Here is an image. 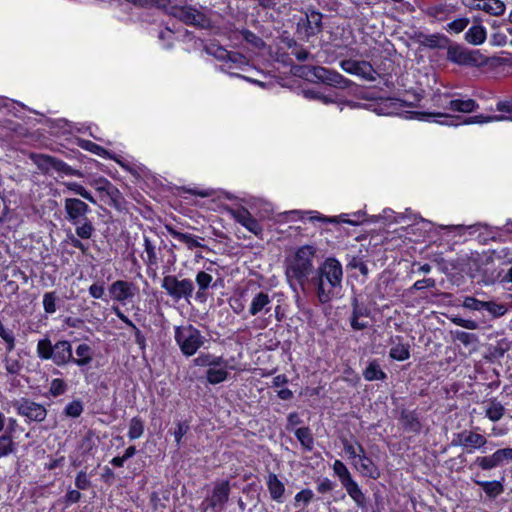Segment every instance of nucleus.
Listing matches in <instances>:
<instances>
[{
  "label": "nucleus",
  "instance_id": "1",
  "mask_svg": "<svg viewBox=\"0 0 512 512\" xmlns=\"http://www.w3.org/2000/svg\"><path fill=\"white\" fill-rule=\"evenodd\" d=\"M343 268L334 257L326 258L310 279V286L319 303L331 302L342 291Z\"/></svg>",
  "mask_w": 512,
  "mask_h": 512
},
{
  "label": "nucleus",
  "instance_id": "2",
  "mask_svg": "<svg viewBox=\"0 0 512 512\" xmlns=\"http://www.w3.org/2000/svg\"><path fill=\"white\" fill-rule=\"evenodd\" d=\"M493 114H479L474 116H452L445 113L415 112L420 121L435 122L440 125L458 126L470 124H485L490 122L511 121L512 122V98L496 102L495 109H490Z\"/></svg>",
  "mask_w": 512,
  "mask_h": 512
},
{
  "label": "nucleus",
  "instance_id": "3",
  "mask_svg": "<svg viewBox=\"0 0 512 512\" xmlns=\"http://www.w3.org/2000/svg\"><path fill=\"white\" fill-rule=\"evenodd\" d=\"M315 252L313 246L305 245L300 247L293 257L286 260L285 275L293 291L297 292V287L304 293L308 291L311 276L316 271L313 265Z\"/></svg>",
  "mask_w": 512,
  "mask_h": 512
},
{
  "label": "nucleus",
  "instance_id": "4",
  "mask_svg": "<svg viewBox=\"0 0 512 512\" xmlns=\"http://www.w3.org/2000/svg\"><path fill=\"white\" fill-rule=\"evenodd\" d=\"M295 23L294 36L300 40L309 42L323 30V14L313 6H308L293 15Z\"/></svg>",
  "mask_w": 512,
  "mask_h": 512
},
{
  "label": "nucleus",
  "instance_id": "5",
  "mask_svg": "<svg viewBox=\"0 0 512 512\" xmlns=\"http://www.w3.org/2000/svg\"><path fill=\"white\" fill-rule=\"evenodd\" d=\"M294 74L307 81L323 83L331 87L346 88L349 80L337 71L322 66L299 65L293 67Z\"/></svg>",
  "mask_w": 512,
  "mask_h": 512
},
{
  "label": "nucleus",
  "instance_id": "6",
  "mask_svg": "<svg viewBox=\"0 0 512 512\" xmlns=\"http://www.w3.org/2000/svg\"><path fill=\"white\" fill-rule=\"evenodd\" d=\"M41 360H52L57 366H64L72 361V346L67 340H60L54 345L48 337L40 339L36 347Z\"/></svg>",
  "mask_w": 512,
  "mask_h": 512
},
{
  "label": "nucleus",
  "instance_id": "7",
  "mask_svg": "<svg viewBox=\"0 0 512 512\" xmlns=\"http://www.w3.org/2000/svg\"><path fill=\"white\" fill-rule=\"evenodd\" d=\"M174 338L183 355L193 356L206 342V338L193 325H183L175 328Z\"/></svg>",
  "mask_w": 512,
  "mask_h": 512
},
{
  "label": "nucleus",
  "instance_id": "8",
  "mask_svg": "<svg viewBox=\"0 0 512 512\" xmlns=\"http://www.w3.org/2000/svg\"><path fill=\"white\" fill-rule=\"evenodd\" d=\"M446 59L458 66L474 67L484 63L480 61L481 54L478 50H468L458 43L448 44Z\"/></svg>",
  "mask_w": 512,
  "mask_h": 512
},
{
  "label": "nucleus",
  "instance_id": "9",
  "mask_svg": "<svg viewBox=\"0 0 512 512\" xmlns=\"http://www.w3.org/2000/svg\"><path fill=\"white\" fill-rule=\"evenodd\" d=\"M30 159L44 173H49L53 169L67 176L82 177V173L79 170L50 155L32 153L30 154Z\"/></svg>",
  "mask_w": 512,
  "mask_h": 512
},
{
  "label": "nucleus",
  "instance_id": "10",
  "mask_svg": "<svg viewBox=\"0 0 512 512\" xmlns=\"http://www.w3.org/2000/svg\"><path fill=\"white\" fill-rule=\"evenodd\" d=\"M230 484L228 481L217 482L212 490V493L201 504L202 512H207L209 509L215 512L224 510L225 504L229 500Z\"/></svg>",
  "mask_w": 512,
  "mask_h": 512
},
{
  "label": "nucleus",
  "instance_id": "11",
  "mask_svg": "<svg viewBox=\"0 0 512 512\" xmlns=\"http://www.w3.org/2000/svg\"><path fill=\"white\" fill-rule=\"evenodd\" d=\"M161 287L176 301L182 298L188 300L194 290L193 282L190 279L178 280L177 277L173 275L165 276L162 280Z\"/></svg>",
  "mask_w": 512,
  "mask_h": 512
},
{
  "label": "nucleus",
  "instance_id": "12",
  "mask_svg": "<svg viewBox=\"0 0 512 512\" xmlns=\"http://www.w3.org/2000/svg\"><path fill=\"white\" fill-rule=\"evenodd\" d=\"M13 407L17 413L26 417L29 421L42 422L47 416L46 408L34 401L22 398L13 402Z\"/></svg>",
  "mask_w": 512,
  "mask_h": 512
},
{
  "label": "nucleus",
  "instance_id": "13",
  "mask_svg": "<svg viewBox=\"0 0 512 512\" xmlns=\"http://www.w3.org/2000/svg\"><path fill=\"white\" fill-rule=\"evenodd\" d=\"M64 209L67 220L73 225H78L82 220L87 219V214L90 212L89 206L78 198H66Z\"/></svg>",
  "mask_w": 512,
  "mask_h": 512
},
{
  "label": "nucleus",
  "instance_id": "14",
  "mask_svg": "<svg viewBox=\"0 0 512 512\" xmlns=\"http://www.w3.org/2000/svg\"><path fill=\"white\" fill-rule=\"evenodd\" d=\"M487 443L486 438L474 431L464 430L454 435L451 442L453 446H462L469 449H480Z\"/></svg>",
  "mask_w": 512,
  "mask_h": 512
},
{
  "label": "nucleus",
  "instance_id": "15",
  "mask_svg": "<svg viewBox=\"0 0 512 512\" xmlns=\"http://www.w3.org/2000/svg\"><path fill=\"white\" fill-rule=\"evenodd\" d=\"M137 287L134 283L117 280L109 286V294L115 301L125 303L137 294Z\"/></svg>",
  "mask_w": 512,
  "mask_h": 512
},
{
  "label": "nucleus",
  "instance_id": "16",
  "mask_svg": "<svg viewBox=\"0 0 512 512\" xmlns=\"http://www.w3.org/2000/svg\"><path fill=\"white\" fill-rule=\"evenodd\" d=\"M230 214L235 221L240 223L254 235L260 236L262 234L263 229L261 225L246 208L241 207L238 209H231Z\"/></svg>",
  "mask_w": 512,
  "mask_h": 512
},
{
  "label": "nucleus",
  "instance_id": "17",
  "mask_svg": "<svg viewBox=\"0 0 512 512\" xmlns=\"http://www.w3.org/2000/svg\"><path fill=\"white\" fill-rule=\"evenodd\" d=\"M358 450L361 453L359 459L353 462L354 466L361 472L365 477L377 479L380 476V471L373 461L365 455L364 448L361 444H358Z\"/></svg>",
  "mask_w": 512,
  "mask_h": 512
},
{
  "label": "nucleus",
  "instance_id": "18",
  "mask_svg": "<svg viewBox=\"0 0 512 512\" xmlns=\"http://www.w3.org/2000/svg\"><path fill=\"white\" fill-rule=\"evenodd\" d=\"M171 13L184 24L193 26H199L203 17L202 13L191 6H174Z\"/></svg>",
  "mask_w": 512,
  "mask_h": 512
},
{
  "label": "nucleus",
  "instance_id": "19",
  "mask_svg": "<svg viewBox=\"0 0 512 512\" xmlns=\"http://www.w3.org/2000/svg\"><path fill=\"white\" fill-rule=\"evenodd\" d=\"M29 112L34 113L37 118L28 117L26 124L36 125L41 124L47 126L48 128H74L71 125V122L65 118H51L37 111L29 110Z\"/></svg>",
  "mask_w": 512,
  "mask_h": 512
},
{
  "label": "nucleus",
  "instance_id": "20",
  "mask_svg": "<svg viewBox=\"0 0 512 512\" xmlns=\"http://www.w3.org/2000/svg\"><path fill=\"white\" fill-rule=\"evenodd\" d=\"M418 42L420 46L428 48V49H446L448 44H450V39L441 33L435 34H424L420 33L418 35Z\"/></svg>",
  "mask_w": 512,
  "mask_h": 512
},
{
  "label": "nucleus",
  "instance_id": "21",
  "mask_svg": "<svg viewBox=\"0 0 512 512\" xmlns=\"http://www.w3.org/2000/svg\"><path fill=\"white\" fill-rule=\"evenodd\" d=\"M272 299L268 293L260 291L256 293L250 303L249 314L256 316L259 314H267L271 310Z\"/></svg>",
  "mask_w": 512,
  "mask_h": 512
},
{
  "label": "nucleus",
  "instance_id": "22",
  "mask_svg": "<svg viewBox=\"0 0 512 512\" xmlns=\"http://www.w3.org/2000/svg\"><path fill=\"white\" fill-rule=\"evenodd\" d=\"M165 228H166L167 232L173 238H175L178 241H180L181 243L185 244L189 250H193L194 248H204L205 247V245L202 243V241L204 239L199 236H195V235H192L189 233H182V232L176 230L171 225H166Z\"/></svg>",
  "mask_w": 512,
  "mask_h": 512
},
{
  "label": "nucleus",
  "instance_id": "23",
  "mask_svg": "<svg viewBox=\"0 0 512 512\" xmlns=\"http://www.w3.org/2000/svg\"><path fill=\"white\" fill-rule=\"evenodd\" d=\"M340 65L345 72L352 75L361 76L363 78H368V75L372 70V66L366 61L346 59L342 60Z\"/></svg>",
  "mask_w": 512,
  "mask_h": 512
},
{
  "label": "nucleus",
  "instance_id": "24",
  "mask_svg": "<svg viewBox=\"0 0 512 512\" xmlns=\"http://www.w3.org/2000/svg\"><path fill=\"white\" fill-rule=\"evenodd\" d=\"M267 488L270 493L271 499L278 503L283 502V496L285 493V486L282 481H280L276 474L269 473L267 476Z\"/></svg>",
  "mask_w": 512,
  "mask_h": 512
},
{
  "label": "nucleus",
  "instance_id": "25",
  "mask_svg": "<svg viewBox=\"0 0 512 512\" xmlns=\"http://www.w3.org/2000/svg\"><path fill=\"white\" fill-rule=\"evenodd\" d=\"M446 108H448L449 110H452L454 112L471 113L478 108V103L474 99H471V98L450 99L446 104Z\"/></svg>",
  "mask_w": 512,
  "mask_h": 512
},
{
  "label": "nucleus",
  "instance_id": "26",
  "mask_svg": "<svg viewBox=\"0 0 512 512\" xmlns=\"http://www.w3.org/2000/svg\"><path fill=\"white\" fill-rule=\"evenodd\" d=\"M342 486L359 508L363 509L366 507V496L354 479L344 483Z\"/></svg>",
  "mask_w": 512,
  "mask_h": 512
},
{
  "label": "nucleus",
  "instance_id": "27",
  "mask_svg": "<svg viewBox=\"0 0 512 512\" xmlns=\"http://www.w3.org/2000/svg\"><path fill=\"white\" fill-rule=\"evenodd\" d=\"M465 40L472 45H481L487 38L486 28L480 24L471 26L464 35Z\"/></svg>",
  "mask_w": 512,
  "mask_h": 512
},
{
  "label": "nucleus",
  "instance_id": "28",
  "mask_svg": "<svg viewBox=\"0 0 512 512\" xmlns=\"http://www.w3.org/2000/svg\"><path fill=\"white\" fill-rule=\"evenodd\" d=\"M194 365L199 367H218L225 363V360L221 356H214L210 353H202L194 360Z\"/></svg>",
  "mask_w": 512,
  "mask_h": 512
},
{
  "label": "nucleus",
  "instance_id": "29",
  "mask_svg": "<svg viewBox=\"0 0 512 512\" xmlns=\"http://www.w3.org/2000/svg\"><path fill=\"white\" fill-rule=\"evenodd\" d=\"M218 367L219 368H217V367L209 368L206 372V379L212 385L219 384V383L225 381L228 377V372L226 370L227 362L225 361V363L222 366H218Z\"/></svg>",
  "mask_w": 512,
  "mask_h": 512
},
{
  "label": "nucleus",
  "instance_id": "30",
  "mask_svg": "<svg viewBox=\"0 0 512 512\" xmlns=\"http://www.w3.org/2000/svg\"><path fill=\"white\" fill-rule=\"evenodd\" d=\"M477 7L493 16L503 15L506 9L504 2L501 0H484V2L478 4Z\"/></svg>",
  "mask_w": 512,
  "mask_h": 512
},
{
  "label": "nucleus",
  "instance_id": "31",
  "mask_svg": "<svg viewBox=\"0 0 512 512\" xmlns=\"http://www.w3.org/2000/svg\"><path fill=\"white\" fill-rule=\"evenodd\" d=\"M400 421L403 427L411 432L417 433L421 429V424L414 412L403 410L401 412Z\"/></svg>",
  "mask_w": 512,
  "mask_h": 512
},
{
  "label": "nucleus",
  "instance_id": "32",
  "mask_svg": "<svg viewBox=\"0 0 512 512\" xmlns=\"http://www.w3.org/2000/svg\"><path fill=\"white\" fill-rule=\"evenodd\" d=\"M500 465H501V463H500L498 455L495 451L492 455L477 457L474 460V462L471 464V467L478 466L482 470H491Z\"/></svg>",
  "mask_w": 512,
  "mask_h": 512
},
{
  "label": "nucleus",
  "instance_id": "33",
  "mask_svg": "<svg viewBox=\"0 0 512 512\" xmlns=\"http://www.w3.org/2000/svg\"><path fill=\"white\" fill-rule=\"evenodd\" d=\"M76 355L78 358H73L72 362L78 366L88 365L92 361L91 347L87 344H80L76 348Z\"/></svg>",
  "mask_w": 512,
  "mask_h": 512
},
{
  "label": "nucleus",
  "instance_id": "34",
  "mask_svg": "<svg viewBox=\"0 0 512 512\" xmlns=\"http://www.w3.org/2000/svg\"><path fill=\"white\" fill-rule=\"evenodd\" d=\"M475 483L483 488L485 493L491 497L495 498L499 496L504 491L503 485L498 481H478L475 480Z\"/></svg>",
  "mask_w": 512,
  "mask_h": 512
},
{
  "label": "nucleus",
  "instance_id": "35",
  "mask_svg": "<svg viewBox=\"0 0 512 512\" xmlns=\"http://www.w3.org/2000/svg\"><path fill=\"white\" fill-rule=\"evenodd\" d=\"M363 376L368 381L384 380L386 374L381 370L379 364L376 361H372L363 371Z\"/></svg>",
  "mask_w": 512,
  "mask_h": 512
},
{
  "label": "nucleus",
  "instance_id": "36",
  "mask_svg": "<svg viewBox=\"0 0 512 512\" xmlns=\"http://www.w3.org/2000/svg\"><path fill=\"white\" fill-rule=\"evenodd\" d=\"M295 436L304 449L308 451H311L313 449L314 439L308 427L298 428L295 431Z\"/></svg>",
  "mask_w": 512,
  "mask_h": 512
},
{
  "label": "nucleus",
  "instance_id": "37",
  "mask_svg": "<svg viewBox=\"0 0 512 512\" xmlns=\"http://www.w3.org/2000/svg\"><path fill=\"white\" fill-rule=\"evenodd\" d=\"M504 413V406L496 400H492L485 411L486 417L493 422L499 421L503 417Z\"/></svg>",
  "mask_w": 512,
  "mask_h": 512
},
{
  "label": "nucleus",
  "instance_id": "38",
  "mask_svg": "<svg viewBox=\"0 0 512 512\" xmlns=\"http://www.w3.org/2000/svg\"><path fill=\"white\" fill-rule=\"evenodd\" d=\"M240 34L242 36L243 41H245L247 44H249L251 47L255 49H262L265 47L264 40L256 35L254 32H252L249 29H242L240 31Z\"/></svg>",
  "mask_w": 512,
  "mask_h": 512
},
{
  "label": "nucleus",
  "instance_id": "39",
  "mask_svg": "<svg viewBox=\"0 0 512 512\" xmlns=\"http://www.w3.org/2000/svg\"><path fill=\"white\" fill-rule=\"evenodd\" d=\"M247 63V59L244 55L238 52L231 51L229 57H227L224 67L227 70L241 69L243 65Z\"/></svg>",
  "mask_w": 512,
  "mask_h": 512
},
{
  "label": "nucleus",
  "instance_id": "40",
  "mask_svg": "<svg viewBox=\"0 0 512 512\" xmlns=\"http://www.w3.org/2000/svg\"><path fill=\"white\" fill-rule=\"evenodd\" d=\"M287 46L291 50L290 54L296 57L298 61L303 62L308 59L310 53L302 45H299L295 39H289Z\"/></svg>",
  "mask_w": 512,
  "mask_h": 512
},
{
  "label": "nucleus",
  "instance_id": "41",
  "mask_svg": "<svg viewBox=\"0 0 512 512\" xmlns=\"http://www.w3.org/2000/svg\"><path fill=\"white\" fill-rule=\"evenodd\" d=\"M389 356L397 361H404L410 357L409 345L398 343L390 349Z\"/></svg>",
  "mask_w": 512,
  "mask_h": 512
},
{
  "label": "nucleus",
  "instance_id": "42",
  "mask_svg": "<svg viewBox=\"0 0 512 512\" xmlns=\"http://www.w3.org/2000/svg\"><path fill=\"white\" fill-rule=\"evenodd\" d=\"M95 231V228L90 220L84 219L78 225H76V235L81 239H90Z\"/></svg>",
  "mask_w": 512,
  "mask_h": 512
},
{
  "label": "nucleus",
  "instance_id": "43",
  "mask_svg": "<svg viewBox=\"0 0 512 512\" xmlns=\"http://www.w3.org/2000/svg\"><path fill=\"white\" fill-rule=\"evenodd\" d=\"M64 185L67 187L68 190L74 192L75 194L81 196L85 200L95 204L96 200L92 196V194L86 190L82 185L78 184L77 182H66Z\"/></svg>",
  "mask_w": 512,
  "mask_h": 512
},
{
  "label": "nucleus",
  "instance_id": "44",
  "mask_svg": "<svg viewBox=\"0 0 512 512\" xmlns=\"http://www.w3.org/2000/svg\"><path fill=\"white\" fill-rule=\"evenodd\" d=\"M144 248L147 254L146 263L149 266H155L158 263V257L156 254V247L150 240V238L144 235Z\"/></svg>",
  "mask_w": 512,
  "mask_h": 512
},
{
  "label": "nucleus",
  "instance_id": "45",
  "mask_svg": "<svg viewBox=\"0 0 512 512\" xmlns=\"http://www.w3.org/2000/svg\"><path fill=\"white\" fill-rule=\"evenodd\" d=\"M144 433V423L138 418L134 417L131 419L129 424L128 437L132 440L140 438Z\"/></svg>",
  "mask_w": 512,
  "mask_h": 512
},
{
  "label": "nucleus",
  "instance_id": "46",
  "mask_svg": "<svg viewBox=\"0 0 512 512\" xmlns=\"http://www.w3.org/2000/svg\"><path fill=\"white\" fill-rule=\"evenodd\" d=\"M303 94L307 99L319 100L324 104L334 102V99L330 94H325L324 92L317 89H305L303 90Z\"/></svg>",
  "mask_w": 512,
  "mask_h": 512
},
{
  "label": "nucleus",
  "instance_id": "47",
  "mask_svg": "<svg viewBox=\"0 0 512 512\" xmlns=\"http://www.w3.org/2000/svg\"><path fill=\"white\" fill-rule=\"evenodd\" d=\"M333 471L339 477L341 485L353 479L345 464L340 460L334 462Z\"/></svg>",
  "mask_w": 512,
  "mask_h": 512
},
{
  "label": "nucleus",
  "instance_id": "48",
  "mask_svg": "<svg viewBox=\"0 0 512 512\" xmlns=\"http://www.w3.org/2000/svg\"><path fill=\"white\" fill-rule=\"evenodd\" d=\"M5 370L7 374L17 376L22 370V364L18 358L5 356L4 359Z\"/></svg>",
  "mask_w": 512,
  "mask_h": 512
},
{
  "label": "nucleus",
  "instance_id": "49",
  "mask_svg": "<svg viewBox=\"0 0 512 512\" xmlns=\"http://www.w3.org/2000/svg\"><path fill=\"white\" fill-rule=\"evenodd\" d=\"M15 450V444L12 437L8 434L0 436V458L8 456Z\"/></svg>",
  "mask_w": 512,
  "mask_h": 512
},
{
  "label": "nucleus",
  "instance_id": "50",
  "mask_svg": "<svg viewBox=\"0 0 512 512\" xmlns=\"http://www.w3.org/2000/svg\"><path fill=\"white\" fill-rule=\"evenodd\" d=\"M484 310L487 311L494 318H499L505 315L507 312V308L505 305L496 303L494 301H486Z\"/></svg>",
  "mask_w": 512,
  "mask_h": 512
},
{
  "label": "nucleus",
  "instance_id": "51",
  "mask_svg": "<svg viewBox=\"0 0 512 512\" xmlns=\"http://www.w3.org/2000/svg\"><path fill=\"white\" fill-rule=\"evenodd\" d=\"M0 337L6 343V349L11 352L15 348V336L12 330L6 329L0 321Z\"/></svg>",
  "mask_w": 512,
  "mask_h": 512
},
{
  "label": "nucleus",
  "instance_id": "52",
  "mask_svg": "<svg viewBox=\"0 0 512 512\" xmlns=\"http://www.w3.org/2000/svg\"><path fill=\"white\" fill-rule=\"evenodd\" d=\"M78 145L98 156H105L108 154V152L103 147L91 142L90 140L78 139Z\"/></svg>",
  "mask_w": 512,
  "mask_h": 512
},
{
  "label": "nucleus",
  "instance_id": "53",
  "mask_svg": "<svg viewBox=\"0 0 512 512\" xmlns=\"http://www.w3.org/2000/svg\"><path fill=\"white\" fill-rule=\"evenodd\" d=\"M485 302L486 301L479 300L473 296H466L463 300L462 306L471 311H482L484 310Z\"/></svg>",
  "mask_w": 512,
  "mask_h": 512
},
{
  "label": "nucleus",
  "instance_id": "54",
  "mask_svg": "<svg viewBox=\"0 0 512 512\" xmlns=\"http://www.w3.org/2000/svg\"><path fill=\"white\" fill-rule=\"evenodd\" d=\"M83 412V404L80 400H74L68 403L64 409V413L69 417H79Z\"/></svg>",
  "mask_w": 512,
  "mask_h": 512
},
{
  "label": "nucleus",
  "instance_id": "55",
  "mask_svg": "<svg viewBox=\"0 0 512 512\" xmlns=\"http://www.w3.org/2000/svg\"><path fill=\"white\" fill-rule=\"evenodd\" d=\"M57 296L55 292H47L43 296V308L46 313L53 314L56 312Z\"/></svg>",
  "mask_w": 512,
  "mask_h": 512
},
{
  "label": "nucleus",
  "instance_id": "56",
  "mask_svg": "<svg viewBox=\"0 0 512 512\" xmlns=\"http://www.w3.org/2000/svg\"><path fill=\"white\" fill-rule=\"evenodd\" d=\"M469 24V19L466 17L457 18L448 23V30L456 34L461 33Z\"/></svg>",
  "mask_w": 512,
  "mask_h": 512
},
{
  "label": "nucleus",
  "instance_id": "57",
  "mask_svg": "<svg viewBox=\"0 0 512 512\" xmlns=\"http://www.w3.org/2000/svg\"><path fill=\"white\" fill-rule=\"evenodd\" d=\"M352 305V315L353 317H367L369 315V310L364 305L360 304L357 297H354L351 302Z\"/></svg>",
  "mask_w": 512,
  "mask_h": 512
},
{
  "label": "nucleus",
  "instance_id": "58",
  "mask_svg": "<svg viewBox=\"0 0 512 512\" xmlns=\"http://www.w3.org/2000/svg\"><path fill=\"white\" fill-rule=\"evenodd\" d=\"M66 384L65 382L62 380V379H53L51 381V384H50V393L53 395V396H60L62 394L65 393L66 391Z\"/></svg>",
  "mask_w": 512,
  "mask_h": 512
},
{
  "label": "nucleus",
  "instance_id": "59",
  "mask_svg": "<svg viewBox=\"0 0 512 512\" xmlns=\"http://www.w3.org/2000/svg\"><path fill=\"white\" fill-rule=\"evenodd\" d=\"M454 338L464 344L465 346L471 344L472 342L476 341L477 337L475 334L468 333L465 331L457 330L453 333Z\"/></svg>",
  "mask_w": 512,
  "mask_h": 512
},
{
  "label": "nucleus",
  "instance_id": "60",
  "mask_svg": "<svg viewBox=\"0 0 512 512\" xmlns=\"http://www.w3.org/2000/svg\"><path fill=\"white\" fill-rule=\"evenodd\" d=\"M196 282L198 284L199 290L204 291L212 282V276L204 271H200L196 275Z\"/></svg>",
  "mask_w": 512,
  "mask_h": 512
},
{
  "label": "nucleus",
  "instance_id": "61",
  "mask_svg": "<svg viewBox=\"0 0 512 512\" xmlns=\"http://www.w3.org/2000/svg\"><path fill=\"white\" fill-rule=\"evenodd\" d=\"M348 267L352 269H358L363 276H367L369 273L367 265L360 258L357 257H353L349 261Z\"/></svg>",
  "mask_w": 512,
  "mask_h": 512
},
{
  "label": "nucleus",
  "instance_id": "62",
  "mask_svg": "<svg viewBox=\"0 0 512 512\" xmlns=\"http://www.w3.org/2000/svg\"><path fill=\"white\" fill-rule=\"evenodd\" d=\"M451 321L460 326V327H463L465 329H469V330H475L478 328V323L474 320H470V319H463V318H460V317H454L451 319Z\"/></svg>",
  "mask_w": 512,
  "mask_h": 512
},
{
  "label": "nucleus",
  "instance_id": "63",
  "mask_svg": "<svg viewBox=\"0 0 512 512\" xmlns=\"http://www.w3.org/2000/svg\"><path fill=\"white\" fill-rule=\"evenodd\" d=\"M75 486L79 489V490H86L89 488L90 486V480L86 474V472L84 471H80L77 476H76V479H75Z\"/></svg>",
  "mask_w": 512,
  "mask_h": 512
},
{
  "label": "nucleus",
  "instance_id": "64",
  "mask_svg": "<svg viewBox=\"0 0 512 512\" xmlns=\"http://www.w3.org/2000/svg\"><path fill=\"white\" fill-rule=\"evenodd\" d=\"M343 447L345 453L353 460V462L359 459V455H361V453L358 450V445L355 447L353 444L345 440L343 441Z\"/></svg>",
  "mask_w": 512,
  "mask_h": 512
}]
</instances>
